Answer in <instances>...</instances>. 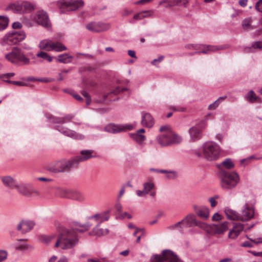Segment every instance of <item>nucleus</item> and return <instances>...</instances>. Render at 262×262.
<instances>
[{
	"instance_id": "6ab92c4d",
	"label": "nucleus",
	"mask_w": 262,
	"mask_h": 262,
	"mask_svg": "<svg viewBox=\"0 0 262 262\" xmlns=\"http://www.w3.org/2000/svg\"><path fill=\"white\" fill-rule=\"evenodd\" d=\"M244 230V225L239 223L233 224L232 229L228 233V237L231 239L236 238Z\"/></svg>"
},
{
	"instance_id": "680f3d73",
	"label": "nucleus",
	"mask_w": 262,
	"mask_h": 262,
	"mask_svg": "<svg viewBox=\"0 0 262 262\" xmlns=\"http://www.w3.org/2000/svg\"><path fill=\"white\" fill-rule=\"evenodd\" d=\"M164 56L161 55L159 56L157 59H154L151 62V63L152 65L156 66L157 63L161 62L164 59Z\"/></svg>"
},
{
	"instance_id": "f8f14e48",
	"label": "nucleus",
	"mask_w": 262,
	"mask_h": 262,
	"mask_svg": "<svg viewBox=\"0 0 262 262\" xmlns=\"http://www.w3.org/2000/svg\"><path fill=\"white\" fill-rule=\"evenodd\" d=\"M110 25L103 22H91L86 25V28L93 32H101L108 30Z\"/></svg>"
},
{
	"instance_id": "37998d69",
	"label": "nucleus",
	"mask_w": 262,
	"mask_h": 262,
	"mask_svg": "<svg viewBox=\"0 0 262 262\" xmlns=\"http://www.w3.org/2000/svg\"><path fill=\"white\" fill-rule=\"evenodd\" d=\"M56 234H52L48 235H43L41 237V241L46 244H49L56 238Z\"/></svg>"
},
{
	"instance_id": "f257e3e1",
	"label": "nucleus",
	"mask_w": 262,
	"mask_h": 262,
	"mask_svg": "<svg viewBox=\"0 0 262 262\" xmlns=\"http://www.w3.org/2000/svg\"><path fill=\"white\" fill-rule=\"evenodd\" d=\"M90 227L91 225L89 223L84 224L75 223L72 229H66L58 234L55 247H60L63 250L73 249L79 242L77 232H85L88 230Z\"/></svg>"
},
{
	"instance_id": "774afa93",
	"label": "nucleus",
	"mask_w": 262,
	"mask_h": 262,
	"mask_svg": "<svg viewBox=\"0 0 262 262\" xmlns=\"http://www.w3.org/2000/svg\"><path fill=\"white\" fill-rule=\"evenodd\" d=\"M212 219L213 221H219L221 220V215L218 213H215L212 216Z\"/></svg>"
},
{
	"instance_id": "a18cd8bd",
	"label": "nucleus",
	"mask_w": 262,
	"mask_h": 262,
	"mask_svg": "<svg viewBox=\"0 0 262 262\" xmlns=\"http://www.w3.org/2000/svg\"><path fill=\"white\" fill-rule=\"evenodd\" d=\"M150 12L148 11H145L140 12L136 14H135L134 16V18L137 20H140L143 19L148 16L150 15Z\"/></svg>"
},
{
	"instance_id": "0eeeda50",
	"label": "nucleus",
	"mask_w": 262,
	"mask_h": 262,
	"mask_svg": "<svg viewBox=\"0 0 262 262\" xmlns=\"http://www.w3.org/2000/svg\"><path fill=\"white\" fill-rule=\"evenodd\" d=\"M151 262H183L171 250H164L161 255H154L150 258Z\"/></svg>"
},
{
	"instance_id": "6e6d98bb",
	"label": "nucleus",
	"mask_w": 262,
	"mask_h": 262,
	"mask_svg": "<svg viewBox=\"0 0 262 262\" xmlns=\"http://www.w3.org/2000/svg\"><path fill=\"white\" fill-rule=\"evenodd\" d=\"M81 94L86 99V104L87 106L89 105L91 102V97L89 94L84 90H83L81 92Z\"/></svg>"
},
{
	"instance_id": "49530a36",
	"label": "nucleus",
	"mask_w": 262,
	"mask_h": 262,
	"mask_svg": "<svg viewBox=\"0 0 262 262\" xmlns=\"http://www.w3.org/2000/svg\"><path fill=\"white\" fill-rule=\"evenodd\" d=\"M70 199L79 201H83L84 200V196L80 192L73 191Z\"/></svg>"
},
{
	"instance_id": "c9c22d12",
	"label": "nucleus",
	"mask_w": 262,
	"mask_h": 262,
	"mask_svg": "<svg viewBox=\"0 0 262 262\" xmlns=\"http://www.w3.org/2000/svg\"><path fill=\"white\" fill-rule=\"evenodd\" d=\"M262 49V41H256L252 43L251 47L245 48L246 52H253L256 49L260 50Z\"/></svg>"
},
{
	"instance_id": "1a4fd4ad",
	"label": "nucleus",
	"mask_w": 262,
	"mask_h": 262,
	"mask_svg": "<svg viewBox=\"0 0 262 262\" xmlns=\"http://www.w3.org/2000/svg\"><path fill=\"white\" fill-rule=\"evenodd\" d=\"M60 8L62 9L61 13L66 11H75L82 7L84 2L82 0H61L59 2Z\"/></svg>"
},
{
	"instance_id": "6e6552de",
	"label": "nucleus",
	"mask_w": 262,
	"mask_h": 262,
	"mask_svg": "<svg viewBox=\"0 0 262 262\" xmlns=\"http://www.w3.org/2000/svg\"><path fill=\"white\" fill-rule=\"evenodd\" d=\"M77 165L74 158L71 160H62L57 161L52 166L50 170L55 173L69 171L72 168L76 167Z\"/></svg>"
},
{
	"instance_id": "e2e57ef3",
	"label": "nucleus",
	"mask_w": 262,
	"mask_h": 262,
	"mask_svg": "<svg viewBox=\"0 0 262 262\" xmlns=\"http://www.w3.org/2000/svg\"><path fill=\"white\" fill-rule=\"evenodd\" d=\"M256 9L260 12H262V0H259L255 5Z\"/></svg>"
},
{
	"instance_id": "4be33fe9",
	"label": "nucleus",
	"mask_w": 262,
	"mask_h": 262,
	"mask_svg": "<svg viewBox=\"0 0 262 262\" xmlns=\"http://www.w3.org/2000/svg\"><path fill=\"white\" fill-rule=\"evenodd\" d=\"M193 208L196 214L201 218L206 220L209 217V210L207 207L193 205Z\"/></svg>"
},
{
	"instance_id": "052dcab7",
	"label": "nucleus",
	"mask_w": 262,
	"mask_h": 262,
	"mask_svg": "<svg viewBox=\"0 0 262 262\" xmlns=\"http://www.w3.org/2000/svg\"><path fill=\"white\" fill-rule=\"evenodd\" d=\"M128 90L126 88H120V87L116 88L112 92V93L114 94L115 95H117L120 93L121 92H123L124 91H128Z\"/></svg>"
},
{
	"instance_id": "39448f33",
	"label": "nucleus",
	"mask_w": 262,
	"mask_h": 262,
	"mask_svg": "<svg viewBox=\"0 0 262 262\" xmlns=\"http://www.w3.org/2000/svg\"><path fill=\"white\" fill-rule=\"evenodd\" d=\"M5 59L15 64L21 63L22 65H28L30 60L26 57L24 53L19 48L14 47L11 52L5 54Z\"/></svg>"
},
{
	"instance_id": "bb28decb",
	"label": "nucleus",
	"mask_w": 262,
	"mask_h": 262,
	"mask_svg": "<svg viewBox=\"0 0 262 262\" xmlns=\"http://www.w3.org/2000/svg\"><path fill=\"white\" fill-rule=\"evenodd\" d=\"M67 50V48L66 46L61 42L52 41L51 51L61 52L64 51H66Z\"/></svg>"
},
{
	"instance_id": "603ef678",
	"label": "nucleus",
	"mask_w": 262,
	"mask_h": 262,
	"mask_svg": "<svg viewBox=\"0 0 262 262\" xmlns=\"http://www.w3.org/2000/svg\"><path fill=\"white\" fill-rule=\"evenodd\" d=\"M8 257V252L5 250H0V262L5 261Z\"/></svg>"
},
{
	"instance_id": "a19ab883",
	"label": "nucleus",
	"mask_w": 262,
	"mask_h": 262,
	"mask_svg": "<svg viewBox=\"0 0 262 262\" xmlns=\"http://www.w3.org/2000/svg\"><path fill=\"white\" fill-rule=\"evenodd\" d=\"M185 227L182 221L177 222V223L171 225L168 227V229L170 230H177L180 231H182L183 228Z\"/></svg>"
},
{
	"instance_id": "423d86ee",
	"label": "nucleus",
	"mask_w": 262,
	"mask_h": 262,
	"mask_svg": "<svg viewBox=\"0 0 262 262\" xmlns=\"http://www.w3.org/2000/svg\"><path fill=\"white\" fill-rule=\"evenodd\" d=\"M26 34L23 31H12L7 33L2 39L1 44L4 47L6 45H15L23 40Z\"/></svg>"
},
{
	"instance_id": "cd10ccee",
	"label": "nucleus",
	"mask_w": 262,
	"mask_h": 262,
	"mask_svg": "<svg viewBox=\"0 0 262 262\" xmlns=\"http://www.w3.org/2000/svg\"><path fill=\"white\" fill-rule=\"evenodd\" d=\"M246 237L249 239V241L244 242L242 244L243 247H253L254 244H262V237H258L254 239L249 238L248 236Z\"/></svg>"
},
{
	"instance_id": "13d9d810",
	"label": "nucleus",
	"mask_w": 262,
	"mask_h": 262,
	"mask_svg": "<svg viewBox=\"0 0 262 262\" xmlns=\"http://www.w3.org/2000/svg\"><path fill=\"white\" fill-rule=\"evenodd\" d=\"M169 109L174 112H185V108L175 106H170Z\"/></svg>"
},
{
	"instance_id": "4d7b16f0",
	"label": "nucleus",
	"mask_w": 262,
	"mask_h": 262,
	"mask_svg": "<svg viewBox=\"0 0 262 262\" xmlns=\"http://www.w3.org/2000/svg\"><path fill=\"white\" fill-rule=\"evenodd\" d=\"M7 82L9 83L14 84V85H18V86H27L28 85V83H26V82H22V81H17L10 80V81H7Z\"/></svg>"
},
{
	"instance_id": "de8ad7c7",
	"label": "nucleus",
	"mask_w": 262,
	"mask_h": 262,
	"mask_svg": "<svg viewBox=\"0 0 262 262\" xmlns=\"http://www.w3.org/2000/svg\"><path fill=\"white\" fill-rule=\"evenodd\" d=\"M110 211H107L105 212H104L101 214H99V217H100V221L98 223V226H100L101 223L103 222V221H106L108 220L110 218L109 215Z\"/></svg>"
},
{
	"instance_id": "f3484780",
	"label": "nucleus",
	"mask_w": 262,
	"mask_h": 262,
	"mask_svg": "<svg viewBox=\"0 0 262 262\" xmlns=\"http://www.w3.org/2000/svg\"><path fill=\"white\" fill-rule=\"evenodd\" d=\"M168 131L165 133L159 135L156 137V142L161 147L170 146Z\"/></svg>"
},
{
	"instance_id": "f03ea898",
	"label": "nucleus",
	"mask_w": 262,
	"mask_h": 262,
	"mask_svg": "<svg viewBox=\"0 0 262 262\" xmlns=\"http://www.w3.org/2000/svg\"><path fill=\"white\" fill-rule=\"evenodd\" d=\"M73 118L74 116L72 115H68L63 117L59 118L52 117L50 119V121L53 123L57 124L55 126V128L63 135L74 139H83L84 136L83 135L78 134L74 130H71L64 125L65 123L70 122Z\"/></svg>"
},
{
	"instance_id": "393cba45",
	"label": "nucleus",
	"mask_w": 262,
	"mask_h": 262,
	"mask_svg": "<svg viewBox=\"0 0 262 262\" xmlns=\"http://www.w3.org/2000/svg\"><path fill=\"white\" fill-rule=\"evenodd\" d=\"M228 222H224L220 224H214L212 229L217 234H222L225 232L228 228Z\"/></svg>"
},
{
	"instance_id": "a211bd4d",
	"label": "nucleus",
	"mask_w": 262,
	"mask_h": 262,
	"mask_svg": "<svg viewBox=\"0 0 262 262\" xmlns=\"http://www.w3.org/2000/svg\"><path fill=\"white\" fill-rule=\"evenodd\" d=\"M141 124L143 126L151 128L155 124V120L148 113L143 112L141 113Z\"/></svg>"
},
{
	"instance_id": "bf43d9fd",
	"label": "nucleus",
	"mask_w": 262,
	"mask_h": 262,
	"mask_svg": "<svg viewBox=\"0 0 262 262\" xmlns=\"http://www.w3.org/2000/svg\"><path fill=\"white\" fill-rule=\"evenodd\" d=\"M106 259L104 257L100 258H88L87 259V262H103V261H105Z\"/></svg>"
},
{
	"instance_id": "69168bd1",
	"label": "nucleus",
	"mask_w": 262,
	"mask_h": 262,
	"mask_svg": "<svg viewBox=\"0 0 262 262\" xmlns=\"http://www.w3.org/2000/svg\"><path fill=\"white\" fill-rule=\"evenodd\" d=\"M22 27V25L19 22H15L12 25V27L13 29H20Z\"/></svg>"
},
{
	"instance_id": "7ed1b4c3",
	"label": "nucleus",
	"mask_w": 262,
	"mask_h": 262,
	"mask_svg": "<svg viewBox=\"0 0 262 262\" xmlns=\"http://www.w3.org/2000/svg\"><path fill=\"white\" fill-rule=\"evenodd\" d=\"M220 151V147L217 143L214 142H207L202 145L201 152L198 153L197 155L199 157L202 156L208 161H214L219 158Z\"/></svg>"
},
{
	"instance_id": "ddd939ff",
	"label": "nucleus",
	"mask_w": 262,
	"mask_h": 262,
	"mask_svg": "<svg viewBox=\"0 0 262 262\" xmlns=\"http://www.w3.org/2000/svg\"><path fill=\"white\" fill-rule=\"evenodd\" d=\"M254 210L252 206H250L246 203L242 207L241 212L239 214V221H248L254 217Z\"/></svg>"
},
{
	"instance_id": "c85d7f7f",
	"label": "nucleus",
	"mask_w": 262,
	"mask_h": 262,
	"mask_svg": "<svg viewBox=\"0 0 262 262\" xmlns=\"http://www.w3.org/2000/svg\"><path fill=\"white\" fill-rule=\"evenodd\" d=\"M182 221L185 227L194 226V224L195 223V216L193 214H189Z\"/></svg>"
},
{
	"instance_id": "dca6fc26",
	"label": "nucleus",
	"mask_w": 262,
	"mask_h": 262,
	"mask_svg": "<svg viewBox=\"0 0 262 262\" xmlns=\"http://www.w3.org/2000/svg\"><path fill=\"white\" fill-rule=\"evenodd\" d=\"M14 8L17 13H21L32 11L34 9V6L30 3L22 2L15 4Z\"/></svg>"
},
{
	"instance_id": "5701e85b",
	"label": "nucleus",
	"mask_w": 262,
	"mask_h": 262,
	"mask_svg": "<svg viewBox=\"0 0 262 262\" xmlns=\"http://www.w3.org/2000/svg\"><path fill=\"white\" fill-rule=\"evenodd\" d=\"M1 180L6 187L10 188H15L17 184L16 181L13 178L9 176L2 177Z\"/></svg>"
},
{
	"instance_id": "5fc2aeb1",
	"label": "nucleus",
	"mask_w": 262,
	"mask_h": 262,
	"mask_svg": "<svg viewBox=\"0 0 262 262\" xmlns=\"http://www.w3.org/2000/svg\"><path fill=\"white\" fill-rule=\"evenodd\" d=\"M14 73H9L7 74H4L0 75V78L4 81L7 82L9 81L8 79L10 78L11 77L14 75Z\"/></svg>"
},
{
	"instance_id": "ea45409f",
	"label": "nucleus",
	"mask_w": 262,
	"mask_h": 262,
	"mask_svg": "<svg viewBox=\"0 0 262 262\" xmlns=\"http://www.w3.org/2000/svg\"><path fill=\"white\" fill-rule=\"evenodd\" d=\"M36 57L38 58H42L44 60H47L48 62H51L53 60V57L50 56L46 52L40 51L36 54Z\"/></svg>"
},
{
	"instance_id": "864d4df0",
	"label": "nucleus",
	"mask_w": 262,
	"mask_h": 262,
	"mask_svg": "<svg viewBox=\"0 0 262 262\" xmlns=\"http://www.w3.org/2000/svg\"><path fill=\"white\" fill-rule=\"evenodd\" d=\"M255 159V158L254 156H251L246 158L242 159L241 160V164L243 165L244 166H246V165L249 164L252 160Z\"/></svg>"
},
{
	"instance_id": "0e129e2a",
	"label": "nucleus",
	"mask_w": 262,
	"mask_h": 262,
	"mask_svg": "<svg viewBox=\"0 0 262 262\" xmlns=\"http://www.w3.org/2000/svg\"><path fill=\"white\" fill-rule=\"evenodd\" d=\"M121 127H122V132H124L127 130H132L133 129V126L131 124H121Z\"/></svg>"
},
{
	"instance_id": "473e14b6",
	"label": "nucleus",
	"mask_w": 262,
	"mask_h": 262,
	"mask_svg": "<svg viewBox=\"0 0 262 262\" xmlns=\"http://www.w3.org/2000/svg\"><path fill=\"white\" fill-rule=\"evenodd\" d=\"M52 40L49 39H43L40 41L38 47L40 50L51 51Z\"/></svg>"
},
{
	"instance_id": "9d476101",
	"label": "nucleus",
	"mask_w": 262,
	"mask_h": 262,
	"mask_svg": "<svg viewBox=\"0 0 262 262\" xmlns=\"http://www.w3.org/2000/svg\"><path fill=\"white\" fill-rule=\"evenodd\" d=\"M15 188L19 193L28 197L39 195L38 191L30 184L17 183Z\"/></svg>"
},
{
	"instance_id": "7c9ffc66",
	"label": "nucleus",
	"mask_w": 262,
	"mask_h": 262,
	"mask_svg": "<svg viewBox=\"0 0 262 262\" xmlns=\"http://www.w3.org/2000/svg\"><path fill=\"white\" fill-rule=\"evenodd\" d=\"M99 226H98V224L95 228H93L92 232L90 233V234L100 237L104 235H106L108 233L109 231L107 229H105L104 230L102 228H99Z\"/></svg>"
},
{
	"instance_id": "c756f323",
	"label": "nucleus",
	"mask_w": 262,
	"mask_h": 262,
	"mask_svg": "<svg viewBox=\"0 0 262 262\" xmlns=\"http://www.w3.org/2000/svg\"><path fill=\"white\" fill-rule=\"evenodd\" d=\"M168 133L170 138V145L179 144L182 142V138L178 134L172 131H168Z\"/></svg>"
},
{
	"instance_id": "20e7f679",
	"label": "nucleus",
	"mask_w": 262,
	"mask_h": 262,
	"mask_svg": "<svg viewBox=\"0 0 262 262\" xmlns=\"http://www.w3.org/2000/svg\"><path fill=\"white\" fill-rule=\"evenodd\" d=\"M221 187L226 190L234 188L239 182V177L235 172L221 170L220 174Z\"/></svg>"
},
{
	"instance_id": "f704fd0d",
	"label": "nucleus",
	"mask_w": 262,
	"mask_h": 262,
	"mask_svg": "<svg viewBox=\"0 0 262 262\" xmlns=\"http://www.w3.org/2000/svg\"><path fill=\"white\" fill-rule=\"evenodd\" d=\"M72 190L67 188H59L57 190V194L61 198H71Z\"/></svg>"
},
{
	"instance_id": "09e8293b",
	"label": "nucleus",
	"mask_w": 262,
	"mask_h": 262,
	"mask_svg": "<svg viewBox=\"0 0 262 262\" xmlns=\"http://www.w3.org/2000/svg\"><path fill=\"white\" fill-rule=\"evenodd\" d=\"M251 20L250 19H245L242 23L243 29L246 31H249L252 29L251 26Z\"/></svg>"
},
{
	"instance_id": "9b49d317",
	"label": "nucleus",
	"mask_w": 262,
	"mask_h": 262,
	"mask_svg": "<svg viewBox=\"0 0 262 262\" xmlns=\"http://www.w3.org/2000/svg\"><path fill=\"white\" fill-rule=\"evenodd\" d=\"M36 23L45 28L49 29L51 24L47 13L43 11H38L32 17Z\"/></svg>"
},
{
	"instance_id": "aec40b11",
	"label": "nucleus",
	"mask_w": 262,
	"mask_h": 262,
	"mask_svg": "<svg viewBox=\"0 0 262 262\" xmlns=\"http://www.w3.org/2000/svg\"><path fill=\"white\" fill-rule=\"evenodd\" d=\"M190 140L192 142L200 140L202 137V130L199 126H194L190 127L188 130Z\"/></svg>"
},
{
	"instance_id": "2f4dec72",
	"label": "nucleus",
	"mask_w": 262,
	"mask_h": 262,
	"mask_svg": "<svg viewBox=\"0 0 262 262\" xmlns=\"http://www.w3.org/2000/svg\"><path fill=\"white\" fill-rule=\"evenodd\" d=\"M225 213L227 219L229 220H239V214L237 213L235 211L231 209H230L229 208H225Z\"/></svg>"
},
{
	"instance_id": "8fccbe9b",
	"label": "nucleus",
	"mask_w": 262,
	"mask_h": 262,
	"mask_svg": "<svg viewBox=\"0 0 262 262\" xmlns=\"http://www.w3.org/2000/svg\"><path fill=\"white\" fill-rule=\"evenodd\" d=\"M154 187V184L151 182H146L143 185V189L145 192L148 194Z\"/></svg>"
},
{
	"instance_id": "72a5a7b5",
	"label": "nucleus",
	"mask_w": 262,
	"mask_h": 262,
	"mask_svg": "<svg viewBox=\"0 0 262 262\" xmlns=\"http://www.w3.org/2000/svg\"><path fill=\"white\" fill-rule=\"evenodd\" d=\"M73 56L69 54L65 53L60 54L58 56L56 60L58 62L63 63H68L72 62Z\"/></svg>"
},
{
	"instance_id": "79ce46f5",
	"label": "nucleus",
	"mask_w": 262,
	"mask_h": 262,
	"mask_svg": "<svg viewBox=\"0 0 262 262\" xmlns=\"http://www.w3.org/2000/svg\"><path fill=\"white\" fill-rule=\"evenodd\" d=\"M9 19L7 17L0 16V31L5 30L8 26Z\"/></svg>"
},
{
	"instance_id": "a878e982",
	"label": "nucleus",
	"mask_w": 262,
	"mask_h": 262,
	"mask_svg": "<svg viewBox=\"0 0 262 262\" xmlns=\"http://www.w3.org/2000/svg\"><path fill=\"white\" fill-rule=\"evenodd\" d=\"M129 137L140 146H143L145 144V141L146 139L145 136L139 135L136 133H130Z\"/></svg>"
},
{
	"instance_id": "e433bc0d",
	"label": "nucleus",
	"mask_w": 262,
	"mask_h": 262,
	"mask_svg": "<svg viewBox=\"0 0 262 262\" xmlns=\"http://www.w3.org/2000/svg\"><path fill=\"white\" fill-rule=\"evenodd\" d=\"M245 98L247 101L250 103H254L256 101L258 102H260V99L257 97L253 91H250L245 96Z\"/></svg>"
},
{
	"instance_id": "58836bf2",
	"label": "nucleus",
	"mask_w": 262,
	"mask_h": 262,
	"mask_svg": "<svg viewBox=\"0 0 262 262\" xmlns=\"http://www.w3.org/2000/svg\"><path fill=\"white\" fill-rule=\"evenodd\" d=\"M35 225V223L33 221L24 222V228L22 230V233H25L31 230Z\"/></svg>"
},
{
	"instance_id": "c03bdc74",
	"label": "nucleus",
	"mask_w": 262,
	"mask_h": 262,
	"mask_svg": "<svg viewBox=\"0 0 262 262\" xmlns=\"http://www.w3.org/2000/svg\"><path fill=\"white\" fill-rule=\"evenodd\" d=\"M226 98V96L220 97L213 103L208 106L209 110H215L220 104V103Z\"/></svg>"
},
{
	"instance_id": "338daca9",
	"label": "nucleus",
	"mask_w": 262,
	"mask_h": 262,
	"mask_svg": "<svg viewBox=\"0 0 262 262\" xmlns=\"http://www.w3.org/2000/svg\"><path fill=\"white\" fill-rule=\"evenodd\" d=\"M209 201L212 207H214L216 204V202L215 201V198L212 197L209 198Z\"/></svg>"
},
{
	"instance_id": "2eb2a0df",
	"label": "nucleus",
	"mask_w": 262,
	"mask_h": 262,
	"mask_svg": "<svg viewBox=\"0 0 262 262\" xmlns=\"http://www.w3.org/2000/svg\"><path fill=\"white\" fill-rule=\"evenodd\" d=\"M202 49L200 51H196L194 53L200 54H208L211 52H214L219 50H223L229 48L228 45H221V46H201Z\"/></svg>"
},
{
	"instance_id": "4c0bfd02",
	"label": "nucleus",
	"mask_w": 262,
	"mask_h": 262,
	"mask_svg": "<svg viewBox=\"0 0 262 262\" xmlns=\"http://www.w3.org/2000/svg\"><path fill=\"white\" fill-rule=\"evenodd\" d=\"M187 3V0H169L168 5L165 7H171L176 6H186Z\"/></svg>"
},
{
	"instance_id": "3c124183",
	"label": "nucleus",
	"mask_w": 262,
	"mask_h": 262,
	"mask_svg": "<svg viewBox=\"0 0 262 262\" xmlns=\"http://www.w3.org/2000/svg\"><path fill=\"white\" fill-rule=\"evenodd\" d=\"M222 165L227 169H231L234 167V164L230 159H226L222 163Z\"/></svg>"
},
{
	"instance_id": "b1692460",
	"label": "nucleus",
	"mask_w": 262,
	"mask_h": 262,
	"mask_svg": "<svg viewBox=\"0 0 262 262\" xmlns=\"http://www.w3.org/2000/svg\"><path fill=\"white\" fill-rule=\"evenodd\" d=\"M121 124H109L104 128V130L110 133L117 134L122 132Z\"/></svg>"
},
{
	"instance_id": "4468645a",
	"label": "nucleus",
	"mask_w": 262,
	"mask_h": 262,
	"mask_svg": "<svg viewBox=\"0 0 262 262\" xmlns=\"http://www.w3.org/2000/svg\"><path fill=\"white\" fill-rule=\"evenodd\" d=\"M80 155L74 158L77 166L79 162L86 161L91 158L96 157L95 152L93 150H82L80 151Z\"/></svg>"
},
{
	"instance_id": "412c9836",
	"label": "nucleus",
	"mask_w": 262,
	"mask_h": 262,
	"mask_svg": "<svg viewBox=\"0 0 262 262\" xmlns=\"http://www.w3.org/2000/svg\"><path fill=\"white\" fill-rule=\"evenodd\" d=\"M13 247L15 250L18 251H24L26 250H31L33 249V247L27 244L25 239H18L16 242L13 244Z\"/></svg>"
}]
</instances>
